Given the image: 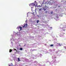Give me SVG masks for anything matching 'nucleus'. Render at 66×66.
Listing matches in <instances>:
<instances>
[{
	"label": "nucleus",
	"instance_id": "obj_15",
	"mask_svg": "<svg viewBox=\"0 0 66 66\" xmlns=\"http://www.w3.org/2000/svg\"><path fill=\"white\" fill-rule=\"evenodd\" d=\"M47 11H46V12H45V13H47Z\"/></svg>",
	"mask_w": 66,
	"mask_h": 66
},
{
	"label": "nucleus",
	"instance_id": "obj_4",
	"mask_svg": "<svg viewBox=\"0 0 66 66\" xmlns=\"http://www.w3.org/2000/svg\"><path fill=\"white\" fill-rule=\"evenodd\" d=\"M17 28L18 29H20V30H22V27L20 26H19V27H18Z\"/></svg>",
	"mask_w": 66,
	"mask_h": 66
},
{
	"label": "nucleus",
	"instance_id": "obj_16",
	"mask_svg": "<svg viewBox=\"0 0 66 66\" xmlns=\"http://www.w3.org/2000/svg\"><path fill=\"white\" fill-rule=\"evenodd\" d=\"M34 14V12H33V13H32V14Z\"/></svg>",
	"mask_w": 66,
	"mask_h": 66
},
{
	"label": "nucleus",
	"instance_id": "obj_8",
	"mask_svg": "<svg viewBox=\"0 0 66 66\" xmlns=\"http://www.w3.org/2000/svg\"><path fill=\"white\" fill-rule=\"evenodd\" d=\"M38 22H39V20H38L37 21V23H38Z\"/></svg>",
	"mask_w": 66,
	"mask_h": 66
},
{
	"label": "nucleus",
	"instance_id": "obj_21",
	"mask_svg": "<svg viewBox=\"0 0 66 66\" xmlns=\"http://www.w3.org/2000/svg\"><path fill=\"white\" fill-rule=\"evenodd\" d=\"M51 28H52V27H51Z\"/></svg>",
	"mask_w": 66,
	"mask_h": 66
},
{
	"label": "nucleus",
	"instance_id": "obj_2",
	"mask_svg": "<svg viewBox=\"0 0 66 66\" xmlns=\"http://www.w3.org/2000/svg\"><path fill=\"white\" fill-rule=\"evenodd\" d=\"M45 7L46 9H45V8H43L44 11H46V9H47L48 8V7L46 5H45Z\"/></svg>",
	"mask_w": 66,
	"mask_h": 66
},
{
	"label": "nucleus",
	"instance_id": "obj_6",
	"mask_svg": "<svg viewBox=\"0 0 66 66\" xmlns=\"http://www.w3.org/2000/svg\"><path fill=\"white\" fill-rule=\"evenodd\" d=\"M12 51H13V50H12L10 49V50L9 52H12Z\"/></svg>",
	"mask_w": 66,
	"mask_h": 66
},
{
	"label": "nucleus",
	"instance_id": "obj_18",
	"mask_svg": "<svg viewBox=\"0 0 66 66\" xmlns=\"http://www.w3.org/2000/svg\"><path fill=\"white\" fill-rule=\"evenodd\" d=\"M33 15H34V16H35V14H33Z\"/></svg>",
	"mask_w": 66,
	"mask_h": 66
},
{
	"label": "nucleus",
	"instance_id": "obj_1",
	"mask_svg": "<svg viewBox=\"0 0 66 66\" xmlns=\"http://www.w3.org/2000/svg\"><path fill=\"white\" fill-rule=\"evenodd\" d=\"M35 4H34V3H32V4H29V6H35Z\"/></svg>",
	"mask_w": 66,
	"mask_h": 66
},
{
	"label": "nucleus",
	"instance_id": "obj_12",
	"mask_svg": "<svg viewBox=\"0 0 66 66\" xmlns=\"http://www.w3.org/2000/svg\"><path fill=\"white\" fill-rule=\"evenodd\" d=\"M38 7H41V6L40 5L38 6Z\"/></svg>",
	"mask_w": 66,
	"mask_h": 66
},
{
	"label": "nucleus",
	"instance_id": "obj_10",
	"mask_svg": "<svg viewBox=\"0 0 66 66\" xmlns=\"http://www.w3.org/2000/svg\"><path fill=\"white\" fill-rule=\"evenodd\" d=\"M51 47H53V45H52V44L51 45Z\"/></svg>",
	"mask_w": 66,
	"mask_h": 66
},
{
	"label": "nucleus",
	"instance_id": "obj_19",
	"mask_svg": "<svg viewBox=\"0 0 66 66\" xmlns=\"http://www.w3.org/2000/svg\"><path fill=\"white\" fill-rule=\"evenodd\" d=\"M27 21L26 20L25 21L26 22H27Z\"/></svg>",
	"mask_w": 66,
	"mask_h": 66
},
{
	"label": "nucleus",
	"instance_id": "obj_3",
	"mask_svg": "<svg viewBox=\"0 0 66 66\" xmlns=\"http://www.w3.org/2000/svg\"><path fill=\"white\" fill-rule=\"evenodd\" d=\"M23 25L24 26H23V28H27V24H24Z\"/></svg>",
	"mask_w": 66,
	"mask_h": 66
},
{
	"label": "nucleus",
	"instance_id": "obj_20",
	"mask_svg": "<svg viewBox=\"0 0 66 66\" xmlns=\"http://www.w3.org/2000/svg\"><path fill=\"white\" fill-rule=\"evenodd\" d=\"M59 7H60V6H59Z\"/></svg>",
	"mask_w": 66,
	"mask_h": 66
},
{
	"label": "nucleus",
	"instance_id": "obj_22",
	"mask_svg": "<svg viewBox=\"0 0 66 66\" xmlns=\"http://www.w3.org/2000/svg\"><path fill=\"white\" fill-rule=\"evenodd\" d=\"M64 31H65V30H64Z\"/></svg>",
	"mask_w": 66,
	"mask_h": 66
},
{
	"label": "nucleus",
	"instance_id": "obj_17",
	"mask_svg": "<svg viewBox=\"0 0 66 66\" xmlns=\"http://www.w3.org/2000/svg\"><path fill=\"white\" fill-rule=\"evenodd\" d=\"M39 11H41V9H40L39 10Z\"/></svg>",
	"mask_w": 66,
	"mask_h": 66
},
{
	"label": "nucleus",
	"instance_id": "obj_5",
	"mask_svg": "<svg viewBox=\"0 0 66 66\" xmlns=\"http://www.w3.org/2000/svg\"><path fill=\"white\" fill-rule=\"evenodd\" d=\"M9 66H13V64L12 63H11L9 64Z\"/></svg>",
	"mask_w": 66,
	"mask_h": 66
},
{
	"label": "nucleus",
	"instance_id": "obj_14",
	"mask_svg": "<svg viewBox=\"0 0 66 66\" xmlns=\"http://www.w3.org/2000/svg\"><path fill=\"white\" fill-rule=\"evenodd\" d=\"M53 13V12H51V14H52Z\"/></svg>",
	"mask_w": 66,
	"mask_h": 66
},
{
	"label": "nucleus",
	"instance_id": "obj_7",
	"mask_svg": "<svg viewBox=\"0 0 66 66\" xmlns=\"http://www.w3.org/2000/svg\"><path fill=\"white\" fill-rule=\"evenodd\" d=\"M18 59L19 62H20V59H19V58H18Z\"/></svg>",
	"mask_w": 66,
	"mask_h": 66
},
{
	"label": "nucleus",
	"instance_id": "obj_24",
	"mask_svg": "<svg viewBox=\"0 0 66 66\" xmlns=\"http://www.w3.org/2000/svg\"><path fill=\"white\" fill-rule=\"evenodd\" d=\"M36 12V11H35Z\"/></svg>",
	"mask_w": 66,
	"mask_h": 66
},
{
	"label": "nucleus",
	"instance_id": "obj_23",
	"mask_svg": "<svg viewBox=\"0 0 66 66\" xmlns=\"http://www.w3.org/2000/svg\"><path fill=\"white\" fill-rule=\"evenodd\" d=\"M65 49H66V48H65Z\"/></svg>",
	"mask_w": 66,
	"mask_h": 66
},
{
	"label": "nucleus",
	"instance_id": "obj_9",
	"mask_svg": "<svg viewBox=\"0 0 66 66\" xmlns=\"http://www.w3.org/2000/svg\"><path fill=\"white\" fill-rule=\"evenodd\" d=\"M20 50H22V48H20Z\"/></svg>",
	"mask_w": 66,
	"mask_h": 66
},
{
	"label": "nucleus",
	"instance_id": "obj_13",
	"mask_svg": "<svg viewBox=\"0 0 66 66\" xmlns=\"http://www.w3.org/2000/svg\"><path fill=\"white\" fill-rule=\"evenodd\" d=\"M14 50H15V51H16V52H17V50H16V49H14Z\"/></svg>",
	"mask_w": 66,
	"mask_h": 66
},
{
	"label": "nucleus",
	"instance_id": "obj_11",
	"mask_svg": "<svg viewBox=\"0 0 66 66\" xmlns=\"http://www.w3.org/2000/svg\"><path fill=\"white\" fill-rule=\"evenodd\" d=\"M58 44L59 46H61V44Z\"/></svg>",
	"mask_w": 66,
	"mask_h": 66
}]
</instances>
